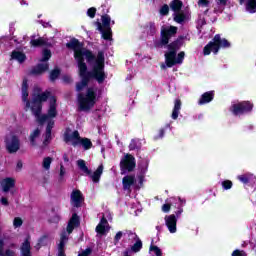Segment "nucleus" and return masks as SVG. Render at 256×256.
<instances>
[{"mask_svg": "<svg viewBox=\"0 0 256 256\" xmlns=\"http://www.w3.org/2000/svg\"><path fill=\"white\" fill-rule=\"evenodd\" d=\"M67 49L74 51V59L78 63L80 82L76 83V91L81 92L88 87L91 79H95L99 85L105 83V52L98 51L97 56L91 50L83 49L85 43L77 38L70 39L66 43Z\"/></svg>", "mask_w": 256, "mask_h": 256, "instance_id": "nucleus-1", "label": "nucleus"}, {"mask_svg": "<svg viewBox=\"0 0 256 256\" xmlns=\"http://www.w3.org/2000/svg\"><path fill=\"white\" fill-rule=\"evenodd\" d=\"M168 52L164 54L165 64L167 67H175V65H181L183 59H185V52L181 51L177 55V51L183 47V36H180L170 44H168Z\"/></svg>", "mask_w": 256, "mask_h": 256, "instance_id": "nucleus-2", "label": "nucleus"}, {"mask_svg": "<svg viewBox=\"0 0 256 256\" xmlns=\"http://www.w3.org/2000/svg\"><path fill=\"white\" fill-rule=\"evenodd\" d=\"M95 103H97V92L95 88L88 87L86 94H78V111L89 113L95 107Z\"/></svg>", "mask_w": 256, "mask_h": 256, "instance_id": "nucleus-3", "label": "nucleus"}, {"mask_svg": "<svg viewBox=\"0 0 256 256\" xmlns=\"http://www.w3.org/2000/svg\"><path fill=\"white\" fill-rule=\"evenodd\" d=\"M229 49L231 47V43L227 39H221V35L216 34L212 41H210L206 46L203 48V55L207 56L210 53H213L214 55H217L219 53V50L221 49Z\"/></svg>", "mask_w": 256, "mask_h": 256, "instance_id": "nucleus-4", "label": "nucleus"}, {"mask_svg": "<svg viewBox=\"0 0 256 256\" xmlns=\"http://www.w3.org/2000/svg\"><path fill=\"white\" fill-rule=\"evenodd\" d=\"M64 141L66 143L72 142V147H77L78 145H82L85 151H89L93 147V142L89 138H82L79 134V131L75 130L70 134L69 132L64 133Z\"/></svg>", "mask_w": 256, "mask_h": 256, "instance_id": "nucleus-5", "label": "nucleus"}, {"mask_svg": "<svg viewBox=\"0 0 256 256\" xmlns=\"http://www.w3.org/2000/svg\"><path fill=\"white\" fill-rule=\"evenodd\" d=\"M253 107L254 105L250 101H242L233 104L230 107V111L235 115V117H237L239 115H247V113H251V111H253Z\"/></svg>", "mask_w": 256, "mask_h": 256, "instance_id": "nucleus-6", "label": "nucleus"}, {"mask_svg": "<svg viewBox=\"0 0 256 256\" xmlns=\"http://www.w3.org/2000/svg\"><path fill=\"white\" fill-rule=\"evenodd\" d=\"M137 167V161L135 160V156L131 154H126L120 161V171L122 173H131L135 171Z\"/></svg>", "mask_w": 256, "mask_h": 256, "instance_id": "nucleus-7", "label": "nucleus"}, {"mask_svg": "<svg viewBox=\"0 0 256 256\" xmlns=\"http://www.w3.org/2000/svg\"><path fill=\"white\" fill-rule=\"evenodd\" d=\"M21 149V141L17 135H13L11 140H6V151L13 155V153H17Z\"/></svg>", "mask_w": 256, "mask_h": 256, "instance_id": "nucleus-8", "label": "nucleus"}, {"mask_svg": "<svg viewBox=\"0 0 256 256\" xmlns=\"http://www.w3.org/2000/svg\"><path fill=\"white\" fill-rule=\"evenodd\" d=\"M71 205L76 207V209H79V207H82L83 202L85 201V197H83V193L81 190H73L70 196Z\"/></svg>", "mask_w": 256, "mask_h": 256, "instance_id": "nucleus-9", "label": "nucleus"}, {"mask_svg": "<svg viewBox=\"0 0 256 256\" xmlns=\"http://www.w3.org/2000/svg\"><path fill=\"white\" fill-rule=\"evenodd\" d=\"M22 101L26 103L24 111H29L31 101H29V84L27 83V79H24L22 82Z\"/></svg>", "mask_w": 256, "mask_h": 256, "instance_id": "nucleus-10", "label": "nucleus"}, {"mask_svg": "<svg viewBox=\"0 0 256 256\" xmlns=\"http://www.w3.org/2000/svg\"><path fill=\"white\" fill-rule=\"evenodd\" d=\"M166 227L170 233H177V216L175 214L165 216Z\"/></svg>", "mask_w": 256, "mask_h": 256, "instance_id": "nucleus-11", "label": "nucleus"}, {"mask_svg": "<svg viewBox=\"0 0 256 256\" xmlns=\"http://www.w3.org/2000/svg\"><path fill=\"white\" fill-rule=\"evenodd\" d=\"M50 119L57 117V97L51 96L49 99V108L47 114Z\"/></svg>", "mask_w": 256, "mask_h": 256, "instance_id": "nucleus-12", "label": "nucleus"}, {"mask_svg": "<svg viewBox=\"0 0 256 256\" xmlns=\"http://www.w3.org/2000/svg\"><path fill=\"white\" fill-rule=\"evenodd\" d=\"M29 109L31 110L34 117H39V115H41V112L43 111V103L39 102L35 98H32Z\"/></svg>", "mask_w": 256, "mask_h": 256, "instance_id": "nucleus-13", "label": "nucleus"}, {"mask_svg": "<svg viewBox=\"0 0 256 256\" xmlns=\"http://www.w3.org/2000/svg\"><path fill=\"white\" fill-rule=\"evenodd\" d=\"M67 241H69V236H67V232L63 231L60 235V243L58 244V256H67L65 255Z\"/></svg>", "mask_w": 256, "mask_h": 256, "instance_id": "nucleus-14", "label": "nucleus"}, {"mask_svg": "<svg viewBox=\"0 0 256 256\" xmlns=\"http://www.w3.org/2000/svg\"><path fill=\"white\" fill-rule=\"evenodd\" d=\"M96 25L98 27V31L102 33V39H104V41H111V39H113V31L111 30V27L103 28L101 22H96Z\"/></svg>", "mask_w": 256, "mask_h": 256, "instance_id": "nucleus-15", "label": "nucleus"}, {"mask_svg": "<svg viewBox=\"0 0 256 256\" xmlns=\"http://www.w3.org/2000/svg\"><path fill=\"white\" fill-rule=\"evenodd\" d=\"M46 71H49V63H38L34 66L30 73L31 75H43Z\"/></svg>", "mask_w": 256, "mask_h": 256, "instance_id": "nucleus-16", "label": "nucleus"}, {"mask_svg": "<svg viewBox=\"0 0 256 256\" xmlns=\"http://www.w3.org/2000/svg\"><path fill=\"white\" fill-rule=\"evenodd\" d=\"M1 187L4 193H9L15 187V179L6 177L1 181Z\"/></svg>", "mask_w": 256, "mask_h": 256, "instance_id": "nucleus-17", "label": "nucleus"}, {"mask_svg": "<svg viewBox=\"0 0 256 256\" xmlns=\"http://www.w3.org/2000/svg\"><path fill=\"white\" fill-rule=\"evenodd\" d=\"M215 99V91L211 90L205 92L201 95L200 99L198 100V105H207V103H211Z\"/></svg>", "mask_w": 256, "mask_h": 256, "instance_id": "nucleus-18", "label": "nucleus"}, {"mask_svg": "<svg viewBox=\"0 0 256 256\" xmlns=\"http://www.w3.org/2000/svg\"><path fill=\"white\" fill-rule=\"evenodd\" d=\"M101 9H102V16H101V19H102V27L105 29V28H111V16H109V9H106L105 10V5H102L101 6Z\"/></svg>", "mask_w": 256, "mask_h": 256, "instance_id": "nucleus-19", "label": "nucleus"}, {"mask_svg": "<svg viewBox=\"0 0 256 256\" xmlns=\"http://www.w3.org/2000/svg\"><path fill=\"white\" fill-rule=\"evenodd\" d=\"M54 127H55V121L48 120L47 126H46L45 138L43 141L44 145H47V143H49V141H51V133H52Z\"/></svg>", "mask_w": 256, "mask_h": 256, "instance_id": "nucleus-20", "label": "nucleus"}, {"mask_svg": "<svg viewBox=\"0 0 256 256\" xmlns=\"http://www.w3.org/2000/svg\"><path fill=\"white\" fill-rule=\"evenodd\" d=\"M183 105V103L181 102V99H175L174 101V108L172 111V115L171 118L175 120L179 119V113L181 111V106Z\"/></svg>", "mask_w": 256, "mask_h": 256, "instance_id": "nucleus-21", "label": "nucleus"}, {"mask_svg": "<svg viewBox=\"0 0 256 256\" xmlns=\"http://www.w3.org/2000/svg\"><path fill=\"white\" fill-rule=\"evenodd\" d=\"M41 137V129L36 128L34 131L30 133L29 141L31 147H37V139Z\"/></svg>", "mask_w": 256, "mask_h": 256, "instance_id": "nucleus-22", "label": "nucleus"}, {"mask_svg": "<svg viewBox=\"0 0 256 256\" xmlns=\"http://www.w3.org/2000/svg\"><path fill=\"white\" fill-rule=\"evenodd\" d=\"M237 179L244 185H249V183H253V181H255V176L253 174L246 173L237 176Z\"/></svg>", "mask_w": 256, "mask_h": 256, "instance_id": "nucleus-23", "label": "nucleus"}, {"mask_svg": "<svg viewBox=\"0 0 256 256\" xmlns=\"http://www.w3.org/2000/svg\"><path fill=\"white\" fill-rule=\"evenodd\" d=\"M31 47H45L47 46V40L43 37H39L38 39H35V36H31L30 40Z\"/></svg>", "mask_w": 256, "mask_h": 256, "instance_id": "nucleus-24", "label": "nucleus"}, {"mask_svg": "<svg viewBox=\"0 0 256 256\" xmlns=\"http://www.w3.org/2000/svg\"><path fill=\"white\" fill-rule=\"evenodd\" d=\"M11 59H14L15 61H18V63H25L27 59V55L21 51L14 50L11 53Z\"/></svg>", "mask_w": 256, "mask_h": 256, "instance_id": "nucleus-25", "label": "nucleus"}, {"mask_svg": "<svg viewBox=\"0 0 256 256\" xmlns=\"http://www.w3.org/2000/svg\"><path fill=\"white\" fill-rule=\"evenodd\" d=\"M134 241L136 242L131 246V251L133 253H139L143 249V241H141V238L137 234H135Z\"/></svg>", "mask_w": 256, "mask_h": 256, "instance_id": "nucleus-26", "label": "nucleus"}, {"mask_svg": "<svg viewBox=\"0 0 256 256\" xmlns=\"http://www.w3.org/2000/svg\"><path fill=\"white\" fill-rule=\"evenodd\" d=\"M122 185L124 189H131L132 185H135V176L128 175L122 179Z\"/></svg>", "mask_w": 256, "mask_h": 256, "instance_id": "nucleus-27", "label": "nucleus"}, {"mask_svg": "<svg viewBox=\"0 0 256 256\" xmlns=\"http://www.w3.org/2000/svg\"><path fill=\"white\" fill-rule=\"evenodd\" d=\"M21 255L22 256H33L31 253V242L29 240H25L21 247Z\"/></svg>", "mask_w": 256, "mask_h": 256, "instance_id": "nucleus-28", "label": "nucleus"}, {"mask_svg": "<svg viewBox=\"0 0 256 256\" xmlns=\"http://www.w3.org/2000/svg\"><path fill=\"white\" fill-rule=\"evenodd\" d=\"M34 99H36L39 103H45L47 99H51V92L46 90L43 93L37 94L33 96Z\"/></svg>", "mask_w": 256, "mask_h": 256, "instance_id": "nucleus-29", "label": "nucleus"}, {"mask_svg": "<svg viewBox=\"0 0 256 256\" xmlns=\"http://www.w3.org/2000/svg\"><path fill=\"white\" fill-rule=\"evenodd\" d=\"M101 175H103V164L99 165L98 168L91 175L93 183H99Z\"/></svg>", "mask_w": 256, "mask_h": 256, "instance_id": "nucleus-30", "label": "nucleus"}, {"mask_svg": "<svg viewBox=\"0 0 256 256\" xmlns=\"http://www.w3.org/2000/svg\"><path fill=\"white\" fill-rule=\"evenodd\" d=\"M61 77V68L55 67L53 70L50 71L49 80L51 83H55V80Z\"/></svg>", "mask_w": 256, "mask_h": 256, "instance_id": "nucleus-31", "label": "nucleus"}, {"mask_svg": "<svg viewBox=\"0 0 256 256\" xmlns=\"http://www.w3.org/2000/svg\"><path fill=\"white\" fill-rule=\"evenodd\" d=\"M170 8L172 9V11H174V13H179V11H181V9H183V1L173 0L170 3Z\"/></svg>", "mask_w": 256, "mask_h": 256, "instance_id": "nucleus-32", "label": "nucleus"}, {"mask_svg": "<svg viewBox=\"0 0 256 256\" xmlns=\"http://www.w3.org/2000/svg\"><path fill=\"white\" fill-rule=\"evenodd\" d=\"M77 166L79 167L80 171L85 173V175H91V170L89 167H87V164L85 163V160H78L77 161Z\"/></svg>", "mask_w": 256, "mask_h": 256, "instance_id": "nucleus-33", "label": "nucleus"}, {"mask_svg": "<svg viewBox=\"0 0 256 256\" xmlns=\"http://www.w3.org/2000/svg\"><path fill=\"white\" fill-rule=\"evenodd\" d=\"M51 57H53V54L51 53L49 48H44L42 50V58L40 59V63H47V61H49Z\"/></svg>", "mask_w": 256, "mask_h": 256, "instance_id": "nucleus-34", "label": "nucleus"}, {"mask_svg": "<svg viewBox=\"0 0 256 256\" xmlns=\"http://www.w3.org/2000/svg\"><path fill=\"white\" fill-rule=\"evenodd\" d=\"M49 243V236L43 235L39 238L38 243L36 244L37 249H41V247H47Z\"/></svg>", "mask_w": 256, "mask_h": 256, "instance_id": "nucleus-35", "label": "nucleus"}, {"mask_svg": "<svg viewBox=\"0 0 256 256\" xmlns=\"http://www.w3.org/2000/svg\"><path fill=\"white\" fill-rule=\"evenodd\" d=\"M68 223L70 225H73L74 227H79V225H81V220L79 218V215H77V213H73Z\"/></svg>", "mask_w": 256, "mask_h": 256, "instance_id": "nucleus-36", "label": "nucleus"}, {"mask_svg": "<svg viewBox=\"0 0 256 256\" xmlns=\"http://www.w3.org/2000/svg\"><path fill=\"white\" fill-rule=\"evenodd\" d=\"M248 13H256V0H248L246 3Z\"/></svg>", "mask_w": 256, "mask_h": 256, "instance_id": "nucleus-37", "label": "nucleus"}, {"mask_svg": "<svg viewBox=\"0 0 256 256\" xmlns=\"http://www.w3.org/2000/svg\"><path fill=\"white\" fill-rule=\"evenodd\" d=\"M139 149H141V143H139V140L132 139L129 144V150L130 151H135V150L139 151Z\"/></svg>", "mask_w": 256, "mask_h": 256, "instance_id": "nucleus-38", "label": "nucleus"}, {"mask_svg": "<svg viewBox=\"0 0 256 256\" xmlns=\"http://www.w3.org/2000/svg\"><path fill=\"white\" fill-rule=\"evenodd\" d=\"M51 163H53V158L49 156L45 157L42 162L43 169H45V171H49V169H51Z\"/></svg>", "mask_w": 256, "mask_h": 256, "instance_id": "nucleus-39", "label": "nucleus"}, {"mask_svg": "<svg viewBox=\"0 0 256 256\" xmlns=\"http://www.w3.org/2000/svg\"><path fill=\"white\" fill-rule=\"evenodd\" d=\"M165 33L168 34V37L172 38L173 35H177V27L176 26H170L169 28L162 29Z\"/></svg>", "mask_w": 256, "mask_h": 256, "instance_id": "nucleus-40", "label": "nucleus"}, {"mask_svg": "<svg viewBox=\"0 0 256 256\" xmlns=\"http://www.w3.org/2000/svg\"><path fill=\"white\" fill-rule=\"evenodd\" d=\"M149 251L154 253L156 256H163V251L156 245L151 244L149 247Z\"/></svg>", "mask_w": 256, "mask_h": 256, "instance_id": "nucleus-41", "label": "nucleus"}, {"mask_svg": "<svg viewBox=\"0 0 256 256\" xmlns=\"http://www.w3.org/2000/svg\"><path fill=\"white\" fill-rule=\"evenodd\" d=\"M169 39H171L170 36L164 30H161V45H169Z\"/></svg>", "mask_w": 256, "mask_h": 256, "instance_id": "nucleus-42", "label": "nucleus"}, {"mask_svg": "<svg viewBox=\"0 0 256 256\" xmlns=\"http://www.w3.org/2000/svg\"><path fill=\"white\" fill-rule=\"evenodd\" d=\"M148 33L152 37L157 33V27L155 26V22L148 23Z\"/></svg>", "mask_w": 256, "mask_h": 256, "instance_id": "nucleus-43", "label": "nucleus"}, {"mask_svg": "<svg viewBox=\"0 0 256 256\" xmlns=\"http://www.w3.org/2000/svg\"><path fill=\"white\" fill-rule=\"evenodd\" d=\"M35 117L39 125H43L45 122H48L50 119L47 114H43V115L39 114V116H35Z\"/></svg>", "mask_w": 256, "mask_h": 256, "instance_id": "nucleus-44", "label": "nucleus"}, {"mask_svg": "<svg viewBox=\"0 0 256 256\" xmlns=\"http://www.w3.org/2000/svg\"><path fill=\"white\" fill-rule=\"evenodd\" d=\"M186 19V16H185V13H177L175 16H174V21L176 23H183Z\"/></svg>", "mask_w": 256, "mask_h": 256, "instance_id": "nucleus-45", "label": "nucleus"}, {"mask_svg": "<svg viewBox=\"0 0 256 256\" xmlns=\"http://www.w3.org/2000/svg\"><path fill=\"white\" fill-rule=\"evenodd\" d=\"M232 187L233 182L231 180L222 181V189H224V191H229V189H232Z\"/></svg>", "mask_w": 256, "mask_h": 256, "instance_id": "nucleus-46", "label": "nucleus"}, {"mask_svg": "<svg viewBox=\"0 0 256 256\" xmlns=\"http://www.w3.org/2000/svg\"><path fill=\"white\" fill-rule=\"evenodd\" d=\"M95 231L98 233V235H105V233H107V228L101 224H98Z\"/></svg>", "mask_w": 256, "mask_h": 256, "instance_id": "nucleus-47", "label": "nucleus"}, {"mask_svg": "<svg viewBox=\"0 0 256 256\" xmlns=\"http://www.w3.org/2000/svg\"><path fill=\"white\" fill-rule=\"evenodd\" d=\"M95 15H97V8L91 7L87 10V16L90 17V19H95Z\"/></svg>", "mask_w": 256, "mask_h": 256, "instance_id": "nucleus-48", "label": "nucleus"}, {"mask_svg": "<svg viewBox=\"0 0 256 256\" xmlns=\"http://www.w3.org/2000/svg\"><path fill=\"white\" fill-rule=\"evenodd\" d=\"M13 225L15 229L21 227L23 225V219H21V217H15L13 220Z\"/></svg>", "mask_w": 256, "mask_h": 256, "instance_id": "nucleus-49", "label": "nucleus"}, {"mask_svg": "<svg viewBox=\"0 0 256 256\" xmlns=\"http://www.w3.org/2000/svg\"><path fill=\"white\" fill-rule=\"evenodd\" d=\"M160 15H163V16L169 15V5L164 4V5L160 8Z\"/></svg>", "mask_w": 256, "mask_h": 256, "instance_id": "nucleus-50", "label": "nucleus"}, {"mask_svg": "<svg viewBox=\"0 0 256 256\" xmlns=\"http://www.w3.org/2000/svg\"><path fill=\"white\" fill-rule=\"evenodd\" d=\"M49 223H59L61 221V216L59 214H55L54 216L49 218Z\"/></svg>", "mask_w": 256, "mask_h": 256, "instance_id": "nucleus-51", "label": "nucleus"}, {"mask_svg": "<svg viewBox=\"0 0 256 256\" xmlns=\"http://www.w3.org/2000/svg\"><path fill=\"white\" fill-rule=\"evenodd\" d=\"M122 237H123V232L118 231L114 237V245H117V243H119V241H121Z\"/></svg>", "mask_w": 256, "mask_h": 256, "instance_id": "nucleus-52", "label": "nucleus"}, {"mask_svg": "<svg viewBox=\"0 0 256 256\" xmlns=\"http://www.w3.org/2000/svg\"><path fill=\"white\" fill-rule=\"evenodd\" d=\"M91 253H93V249L86 248L81 253H79L78 256H89V255H91Z\"/></svg>", "mask_w": 256, "mask_h": 256, "instance_id": "nucleus-53", "label": "nucleus"}, {"mask_svg": "<svg viewBox=\"0 0 256 256\" xmlns=\"http://www.w3.org/2000/svg\"><path fill=\"white\" fill-rule=\"evenodd\" d=\"M210 3L209 0H198V7H209Z\"/></svg>", "mask_w": 256, "mask_h": 256, "instance_id": "nucleus-54", "label": "nucleus"}, {"mask_svg": "<svg viewBox=\"0 0 256 256\" xmlns=\"http://www.w3.org/2000/svg\"><path fill=\"white\" fill-rule=\"evenodd\" d=\"M62 80L64 83H66V85H69L70 83H73V78H71V76L69 75H64L62 77Z\"/></svg>", "mask_w": 256, "mask_h": 256, "instance_id": "nucleus-55", "label": "nucleus"}, {"mask_svg": "<svg viewBox=\"0 0 256 256\" xmlns=\"http://www.w3.org/2000/svg\"><path fill=\"white\" fill-rule=\"evenodd\" d=\"M232 256H247V253L243 250H234Z\"/></svg>", "mask_w": 256, "mask_h": 256, "instance_id": "nucleus-56", "label": "nucleus"}, {"mask_svg": "<svg viewBox=\"0 0 256 256\" xmlns=\"http://www.w3.org/2000/svg\"><path fill=\"white\" fill-rule=\"evenodd\" d=\"M163 137H165V128H161L159 130V133L157 136L154 137L155 140L157 139H163Z\"/></svg>", "mask_w": 256, "mask_h": 256, "instance_id": "nucleus-57", "label": "nucleus"}, {"mask_svg": "<svg viewBox=\"0 0 256 256\" xmlns=\"http://www.w3.org/2000/svg\"><path fill=\"white\" fill-rule=\"evenodd\" d=\"M162 211L163 213H169L171 211V204L166 203L162 205Z\"/></svg>", "mask_w": 256, "mask_h": 256, "instance_id": "nucleus-58", "label": "nucleus"}, {"mask_svg": "<svg viewBox=\"0 0 256 256\" xmlns=\"http://www.w3.org/2000/svg\"><path fill=\"white\" fill-rule=\"evenodd\" d=\"M75 227L76 226H73V224H70L68 222V225H67V228H66V231H67L68 235H71V233H73V231L75 230Z\"/></svg>", "mask_w": 256, "mask_h": 256, "instance_id": "nucleus-59", "label": "nucleus"}, {"mask_svg": "<svg viewBox=\"0 0 256 256\" xmlns=\"http://www.w3.org/2000/svg\"><path fill=\"white\" fill-rule=\"evenodd\" d=\"M98 225H102V226H106V225H109V222L107 221V218H105V216H103L99 222Z\"/></svg>", "mask_w": 256, "mask_h": 256, "instance_id": "nucleus-60", "label": "nucleus"}, {"mask_svg": "<svg viewBox=\"0 0 256 256\" xmlns=\"http://www.w3.org/2000/svg\"><path fill=\"white\" fill-rule=\"evenodd\" d=\"M4 247H5V241H3V239H0V255L1 256H5V254H3Z\"/></svg>", "mask_w": 256, "mask_h": 256, "instance_id": "nucleus-61", "label": "nucleus"}, {"mask_svg": "<svg viewBox=\"0 0 256 256\" xmlns=\"http://www.w3.org/2000/svg\"><path fill=\"white\" fill-rule=\"evenodd\" d=\"M4 256H15V251L11 249H7L5 253H3Z\"/></svg>", "mask_w": 256, "mask_h": 256, "instance_id": "nucleus-62", "label": "nucleus"}, {"mask_svg": "<svg viewBox=\"0 0 256 256\" xmlns=\"http://www.w3.org/2000/svg\"><path fill=\"white\" fill-rule=\"evenodd\" d=\"M1 203L5 206L8 207L9 205V200L6 197L1 198Z\"/></svg>", "mask_w": 256, "mask_h": 256, "instance_id": "nucleus-63", "label": "nucleus"}, {"mask_svg": "<svg viewBox=\"0 0 256 256\" xmlns=\"http://www.w3.org/2000/svg\"><path fill=\"white\" fill-rule=\"evenodd\" d=\"M65 175V167L63 165L60 166V177Z\"/></svg>", "mask_w": 256, "mask_h": 256, "instance_id": "nucleus-64", "label": "nucleus"}]
</instances>
